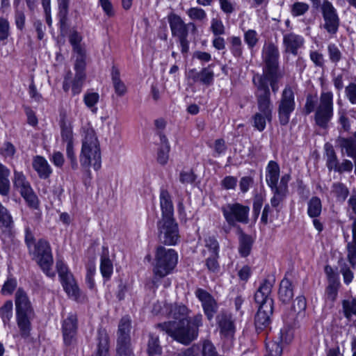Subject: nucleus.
Listing matches in <instances>:
<instances>
[{"instance_id":"47","label":"nucleus","mask_w":356,"mask_h":356,"mask_svg":"<svg viewBox=\"0 0 356 356\" xmlns=\"http://www.w3.org/2000/svg\"><path fill=\"white\" fill-rule=\"evenodd\" d=\"M13 222V218L8 210L0 202V226L10 227Z\"/></svg>"},{"instance_id":"64","label":"nucleus","mask_w":356,"mask_h":356,"mask_svg":"<svg viewBox=\"0 0 356 356\" xmlns=\"http://www.w3.org/2000/svg\"><path fill=\"white\" fill-rule=\"evenodd\" d=\"M346 93L349 101L353 104H356V84L351 83L346 88Z\"/></svg>"},{"instance_id":"11","label":"nucleus","mask_w":356,"mask_h":356,"mask_svg":"<svg viewBox=\"0 0 356 356\" xmlns=\"http://www.w3.org/2000/svg\"><path fill=\"white\" fill-rule=\"evenodd\" d=\"M296 108L295 95L292 87L286 85L278 102V117L282 125L288 124L291 113Z\"/></svg>"},{"instance_id":"63","label":"nucleus","mask_w":356,"mask_h":356,"mask_svg":"<svg viewBox=\"0 0 356 356\" xmlns=\"http://www.w3.org/2000/svg\"><path fill=\"white\" fill-rule=\"evenodd\" d=\"M201 346L194 344L181 353V356H202Z\"/></svg>"},{"instance_id":"14","label":"nucleus","mask_w":356,"mask_h":356,"mask_svg":"<svg viewBox=\"0 0 356 356\" xmlns=\"http://www.w3.org/2000/svg\"><path fill=\"white\" fill-rule=\"evenodd\" d=\"M13 185L30 207L36 208L38 207V197L22 172L14 171Z\"/></svg>"},{"instance_id":"19","label":"nucleus","mask_w":356,"mask_h":356,"mask_svg":"<svg viewBox=\"0 0 356 356\" xmlns=\"http://www.w3.org/2000/svg\"><path fill=\"white\" fill-rule=\"evenodd\" d=\"M291 179L289 174L284 175L279 183V187L270 188L273 196L270 199L273 207L277 208L285 199L288 193V183Z\"/></svg>"},{"instance_id":"39","label":"nucleus","mask_w":356,"mask_h":356,"mask_svg":"<svg viewBox=\"0 0 356 356\" xmlns=\"http://www.w3.org/2000/svg\"><path fill=\"white\" fill-rule=\"evenodd\" d=\"M200 83L207 86L213 84L214 81V72L211 69V65L204 67L200 71Z\"/></svg>"},{"instance_id":"21","label":"nucleus","mask_w":356,"mask_h":356,"mask_svg":"<svg viewBox=\"0 0 356 356\" xmlns=\"http://www.w3.org/2000/svg\"><path fill=\"white\" fill-rule=\"evenodd\" d=\"M273 305L268 300L267 304L259 305L255 316L254 323L257 330H262L268 327L270 323V315L273 314Z\"/></svg>"},{"instance_id":"25","label":"nucleus","mask_w":356,"mask_h":356,"mask_svg":"<svg viewBox=\"0 0 356 356\" xmlns=\"http://www.w3.org/2000/svg\"><path fill=\"white\" fill-rule=\"evenodd\" d=\"M159 199L161 218H174V208L170 193L166 190H161Z\"/></svg>"},{"instance_id":"59","label":"nucleus","mask_w":356,"mask_h":356,"mask_svg":"<svg viewBox=\"0 0 356 356\" xmlns=\"http://www.w3.org/2000/svg\"><path fill=\"white\" fill-rule=\"evenodd\" d=\"M117 356H134L130 343H118Z\"/></svg>"},{"instance_id":"31","label":"nucleus","mask_w":356,"mask_h":356,"mask_svg":"<svg viewBox=\"0 0 356 356\" xmlns=\"http://www.w3.org/2000/svg\"><path fill=\"white\" fill-rule=\"evenodd\" d=\"M111 76L115 94L119 97L124 96L127 92V88L122 81L120 71L116 67H112Z\"/></svg>"},{"instance_id":"6","label":"nucleus","mask_w":356,"mask_h":356,"mask_svg":"<svg viewBox=\"0 0 356 356\" xmlns=\"http://www.w3.org/2000/svg\"><path fill=\"white\" fill-rule=\"evenodd\" d=\"M256 88L258 111L252 116L253 127L259 131H262L266 128V122L272 120L273 106L269 87L264 86L259 82Z\"/></svg>"},{"instance_id":"4","label":"nucleus","mask_w":356,"mask_h":356,"mask_svg":"<svg viewBox=\"0 0 356 356\" xmlns=\"http://www.w3.org/2000/svg\"><path fill=\"white\" fill-rule=\"evenodd\" d=\"M178 254L171 248L159 245L156 248L153 265L152 282L158 286L159 280L172 273L178 263Z\"/></svg>"},{"instance_id":"16","label":"nucleus","mask_w":356,"mask_h":356,"mask_svg":"<svg viewBox=\"0 0 356 356\" xmlns=\"http://www.w3.org/2000/svg\"><path fill=\"white\" fill-rule=\"evenodd\" d=\"M324 20L323 28L330 35H335L339 26V17L332 3L325 0L321 6Z\"/></svg>"},{"instance_id":"38","label":"nucleus","mask_w":356,"mask_h":356,"mask_svg":"<svg viewBox=\"0 0 356 356\" xmlns=\"http://www.w3.org/2000/svg\"><path fill=\"white\" fill-rule=\"evenodd\" d=\"M147 353L149 356H154L161 354L162 348L159 344V337L152 334H149L147 343Z\"/></svg>"},{"instance_id":"15","label":"nucleus","mask_w":356,"mask_h":356,"mask_svg":"<svg viewBox=\"0 0 356 356\" xmlns=\"http://www.w3.org/2000/svg\"><path fill=\"white\" fill-rule=\"evenodd\" d=\"M216 325L222 339L232 341L234 339L236 325L231 313L221 312L216 316Z\"/></svg>"},{"instance_id":"40","label":"nucleus","mask_w":356,"mask_h":356,"mask_svg":"<svg viewBox=\"0 0 356 356\" xmlns=\"http://www.w3.org/2000/svg\"><path fill=\"white\" fill-rule=\"evenodd\" d=\"M332 193L339 200L344 201L348 195V188L342 183H334L332 186Z\"/></svg>"},{"instance_id":"32","label":"nucleus","mask_w":356,"mask_h":356,"mask_svg":"<svg viewBox=\"0 0 356 356\" xmlns=\"http://www.w3.org/2000/svg\"><path fill=\"white\" fill-rule=\"evenodd\" d=\"M160 147L157 153V161L161 165L167 163L169 158L170 145L166 136L163 134L159 135Z\"/></svg>"},{"instance_id":"1","label":"nucleus","mask_w":356,"mask_h":356,"mask_svg":"<svg viewBox=\"0 0 356 356\" xmlns=\"http://www.w3.org/2000/svg\"><path fill=\"white\" fill-rule=\"evenodd\" d=\"M262 59L264 63L263 74L254 75L252 81L255 87L260 82L264 86L269 87L276 93L279 90L278 81L282 74L278 70L280 53L277 47L273 42H266L262 48Z\"/></svg>"},{"instance_id":"18","label":"nucleus","mask_w":356,"mask_h":356,"mask_svg":"<svg viewBox=\"0 0 356 356\" xmlns=\"http://www.w3.org/2000/svg\"><path fill=\"white\" fill-rule=\"evenodd\" d=\"M195 296L202 303L204 314L209 321H211L216 314L218 305L216 300L206 291L198 289Z\"/></svg>"},{"instance_id":"2","label":"nucleus","mask_w":356,"mask_h":356,"mask_svg":"<svg viewBox=\"0 0 356 356\" xmlns=\"http://www.w3.org/2000/svg\"><path fill=\"white\" fill-rule=\"evenodd\" d=\"M79 162L82 169L87 172H90V167L95 170L101 168L100 143L94 129L90 126L82 128Z\"/></svg>"},{"instance_id":"50","label":"nucleus","mask_w":356,"mask_h":356,"mask_svg":"<svg viewBox=\"0 0 356 356\" xmlns=\"http://www.w3.org/2000/svg\"><path fill=\"white\" fill-rule=\"evenodd\" d=\"M244 41L248 48L252 49L259 41L258 33L255 30L249 29L244 33Z\"/></svg>"},{"instance_id":"30","label":"nucleus","mask_w":356,"mask_h":356,"mask_svg":"<svg viewBox=\"0 0 356 356\" xmlns=\"http://www.w3.org/2000/svg\"><path fill=\"white\" fill-rule=\"evenodd\" d=\"M278 296L280 301L283 303H289L293 297V289L291 282L287 279L284 278L280 284L278 291Z\"/></svg>"},{"instance_id":"62","label":"nucleus","mask_w":356,"mask_h":356,"mask_svg":"<svg viewBox=\"0 0 356 356\" xmlns=\"http://www.w3.org/2000/svg\"><path fill=\"white\" fill-rule=\"evenodd\" d=\"M9 22L5 18H0V40L3 41L8 38L9 35Z\"/></svg>"},{"instance_id":"61","label":"nucleus","mask_w":356,"mask_h":356,"mask_svg":"<svg viewBox=\"0 0 356 356\" xmlns=\"http://www.w3.org/2000/svg\"><path fill=\"white\" fill-rule=\"evenodd\" d=\"M195 180V175L192 170H182L179 174V181L184 184H193Z\"/></svg>"},{"instance_id":"41","label":"nucleus","mask_w":356,"mask_h":356,"mask_svg":"<svg viewBox=\"0 0 356 356\" xmlns=\"http://www.w3.org/2000/svg\"><path fill=\"white\" fill-rule=\"evenodd\" d=\"M251 247H252L251 237L248 235L242 234L240 236L239 248H238L239 252L241 254V256H243V257L248 256L250 252Z\"/></svg>"},{"instance_id":"29","label":"nucleus","mask_w":356,"mask_h":356,"mask_svg":"<svg viewBox=\"0 0 356 356\" xmlns=\"http://www.w3.org/2000/svg\"><path fill=\"white\" fill-rule=\"evenodd\" d=\"M92 356H110L108 337L106 332L102 330L98 332L97 348Z\"/></svg>"},{"instance_id":"52","label":"nucleus","mask_w":356,"mask_h":356,"mask_svg":"<svg viewBox=\"0 0 356 356\" xmlns=\"http://www.w3.org/2000/svg\"><path fill=\"white\" fill-rule=\"evenodd\" d=\"M210 29L214 36L221 35L225 33V28L222 22L217 18L211 19Z\"/></svg>"},{"instance_id":"44","label":"nucleus","mask_w":356,"mask_h":356,"mask_svg":"<svg viewBox=\"0 0 356 356\" xmlns=\"http://www.w3.org/2000/svg\"><path fill=\"white\" fill-rule=\"evenodd\" d=\"M339 161L334 149L332 147L326 148V166L330 171L337 168Z\"/></svg>"},{"instance_id":"46","label":"nucleus","mask_w":356,"mask_h":356,"mask_svg":"<svg viewBox=\"0 0 356 356\" xmlns=\"http://www.w3.org/2000/svg\"><path fill=\"white\" fill-rule=\"evenodd\" d=\"M99 99V94L95 92H88L83 96V102L92 111H96L97 108H95V106L98 103Z\"/></svg>"},{"instance_id":"60","label":"nucleus","mask_w":356,"mask_h":356,"mask_svg":"<svg viewBox=\"0 0 356 356\" xmlns=\"http://www.w3.org/2000/svg\"><path fill=\"white\" fill-rule=\"evenodd\" d=\"M343 308L345 316L350 318L353 314H356V302L355 301L344 300Z\"/></svg>"},{"instance_id":"5","label":"nucleus","mask_w":356,"mask_h":356,"mask_svg":"<svg viewBox=\"0 0 356 356\" xmlns=\"http://www.w3.org/2000/svg\"><path fill=\"white\" fill-rule=\"evenodd\" d=\"M16 321L20 334L28 337L31 330V320L34 317L33 309L26 293L19 288L15 293Z\"/></svg>"},{"instance_id":"9","label":"nucleus","mask_w":356,"mask_h":356,"mask_svg":"<svg viewBox=\"0 0 356 356\" xmlns=\"http://www.w3.org/2000/svg\"><path fill=\"white\" fill-rule=\"evenodd\" d=\"M158 238L166 245H175L179 241L178 225L174 218H161L157 222Z\"/></svg>"},{"instance_id":"23","label":"nucleus","mask_w":356,"mask_h":356,"mask_svg":"<svg viewBox=\"0 0 356 356\" xmlns=\"http://www.w3.org/2000/svg\"><path fill=\"white\" fill-rule=\"evenodd\" d=\"M273 286V282L268 280H264L254 295V299L257 304L266 305L268 300H270V305H273V300L270 297Z\"/></svg>"},{"instance_id":"7","label":"nucleus","mask_w":356,"mask_h":356,"mask_svg":"<svg viewBox=\"0 0 356 356\" xmlns=\"http://www.w3.org/2000/svg\"><path fill=\"white\" fill-rule=\"evenodd\" d=\"M158 327L176 341L186 345L195 340L198 336L197 330L191 326L189 320L184 323L169 321L159 324Z\"/></svg>"},{"instance_id":"43","label":"nucleus","mask_w":356,"mask_h":356,"mask_svg":"<svg viewBox=\"0 0 356 356\" xmlns=\"http://www.w3.org/2000/svg\"><path fill=\"white\" fill-rule=\"evenodd\" d=\"M230 51L234 56L240 57L243 54V44L241 39L238 36H232L229 38Z\"/></svg>"},{"instance_id":"53","label":"nucleus","mask_w":356,"mask_h":356,"mask_svg":"<svg viewBox=\"0 0 356 356\" xmlns=\"http://www.w3.org/2000/svg\"><path fill=\"white\" fill-rule=\"evenodd\" d=\"M309 5L304 2H295L291 6V15L294 17H298L304 15L309 10Z\"/></svg>"},{"instance_id":"33","label":"nucleus","mask_w":356,"mask_h":356,"mask_svg":"<svg viewBox=\"0 0 356 356\" xmlns=\"http://www.w3.org/2000/svg\"><path fill=\"white\" fill-rule=\"evenodd\" d=\"M337 143L342 153L345 152L348 156L351 158L356 157V140L355 139L340 138L338 139Z\"/></svg>"},{"instance_id":"37","label":"nucleus","mask_w":356,"mask_h":356,"mask_svg":"<svg viewBox=\"0 0 356 356\" xmlns=\"http://www.w3.org/2000/svg\"><path fill=\"white\" fill-rule=\"evenodd\" d=\"M322 211V204L320 198L312 197L307 203V213L311 218L318 217Z\"/></svg>"},{"instance_id":"36","label":"nucleus","mask_w":356,"mask_h":356,"mask_svg":"<svg viewBox=\"0 0 356 356\" xmlns=\"http://www.w3.org/2000/svg\"><path fill=\"white\" fill-rule=\"evenodd\" d=\"M100 272L105 280H110L113 272V265L112 261L109 259L107 253H104L100 259Z\"/></svg>"},{"instance_id":"58","label":"nucleus","mask_w":356,"mask_h":356,"mask_svg":"<svg viewBox=\"0 0 356 356\" xmlns=\"http://www.w3.org/2000/svg\"><path fill=\"white\" fill-rule=\"evenodd\" d=\"M347 259L353 268L356 267V243H348L347 245Z\"/></svg>"},{"instance_id":"10","label":"nucleus","mask_w":356,"mask_h":356,"mask_svg":"<svg viewBox=\"0 0 356 356\" xmlns=\"http://www.w3.org/2000/svg\"><path fill=\"white\" fill-rule=\"evenodd\" d=\"M56 269L63 289L69 298L76 301H80L82 298L81 293L66 264L62 260H58L56 261Z\"/></svg>"},{"instance_id":"13","label":"nucleus","mask_w":356,"mask_h":356,"mask_svg":"<svg viewBox=\"0 0 356 356\" xmlns=\"http://www.w3.org/2000/svg\"><path fill=\"white\" fill-rule=\"evenodd\" d=\"M223 216L230 225L236 222L248 223L250 208L239 203L228 204L222 208Z\"/></svg>"},{"instance_id":"55","label":"nucleus","mask_w":356,"mask_h":356,"mask_svg":"<svg viewBox=\"0 0 356 356\" xmlns=\"http://www.w3.org/2000/svg\"><path fill=\"white\" fill-rule=\"evenodd\" d=\"M339 286L340 282H328L325 291L328 300L332 302L336 300Z\"/></svg>"},{"instance_id":"48","label":"nucleus","mask_w":356,"mask_h":356,"mask_svg":"<svg viewBox=\"0 0 356 356\" xmlns=\"http://www.w3.org/2000/svg\"><path fill=\"white\" fill-rule=\"evenodd\" d=\"M266 355L265 356H281L283 348L279 342L269 341L266 344Z\"/></svg>"},{"instance_id":"56","label":"nucleus","mask_w":356,"mask_h":356,"mask_svg":"<svg viewBox=\"0 0 356 356\" xmlns=\"http://www.w3.org/2000/svg\"><path fill=\"white\" fill-rule=\"evenodd\" d=\"M327 51L330 60L332 63H338L341 58V52L335 44H329Z\"/></svg>"},{"instance_id":"8","label":"nucleus","mask_w":356,"mask_h":356,"mask_svg":"<svg viewBox=\"0 0 356 356\" xmlns=\"http://www.w3.org/2000/svg\"><path fill=\"white\" fill-rule=\"evenodd\" d=\"M333 115V93L323 90L321 93L319 104L315 110L316 124L320 127L326 128Z\"/></svg>"},{"instance_id":"51","label":"nucleus","mask_w":356,"mask_h":356,"mask_svg":"<svg viewBox=\"0 0 356 356\" xmlns=\"http://www.w3.org/2000/svg\"><path fill=\"white\" fill-rule=\"evenodd\" d=\"M13 304L11 300L6 301L0 308V315L5 323L9 321L13 316Z\"/></svg>"},{"instance_id":"57","label":"nucleus","mask_w":356,"mask_h":356,"mask_svg":"<svg viewBox=\"0 0 356 356\" xmlns=\"http://www.w3.org/2000/svg\"><path fill=\"white\" fill-rule=\"evenodd\" d=\"M205 247L211 251V254L218 257L219 245L217 240L213 236H209L205 238Z\"/></svg>"},{"instance_id":"45","label":"nucleus","mask_w":356,"mask_h":356,"mask_svg":"<svg viewBox=\"0 0 356 356\" xmlns=\"http://www.w3.org/2000/svg\"><path fill=\"white\" fill-rule=\"evenodd\" d=\"M17 286V282L16 278L13 276H8L1 289V293L3 296H10L13 293Z\"/></svg>"},{"instance_id":"54","label":"nucleus","mask_w":356,"mask_h":356,"mask_svg":"<svg viewBox=\"0 0 356 356\" xmlns=\"http://www.w3.org/2000/svg\"><path fill=\"white\" fill-rule=\"evenodd\" d=\"M82 40V36L76 31H72L70 35V42L73 47L74 52H81L83 49L81 47L80 42Z\"/></svg>"},{"instance_id":"3","label":"nucleus","mask_w":356,"mask_h":356,"mask_svg":"<svg viewBox=\"0 0 356 356\" xmlns=\"http://www.w3.org/2000/svg\"><path fill=\"white\" fill-rule=\"evenodd\" d=\"M25 242L29 253L33 255L43 273L49 277H55V272L51 269L53 256L49 243L43 239L35 242L33 235L29 232H26Z\"/></svg>"},{"instance_id":"34","label":"nucleus","mask_w":356,"mask_h":356,"mask_svg":"<svg viewBox=\"0 0 356 356\" xmlns=\"http://www.w3.org/2000/svg\"><path fill=\"white\" fill-rule=\"evenodd\" d=\"M10 170L0 163V195L6 196L10 192Z\"/></svg>"},{"instance_id":"27","label":"nucleus","mask_w":356,"mask_h":356,"mask_svg":"<svg viewBox=\"0 0 356 356\" xmlns=\"http://www.w3.org/2000/svg\"><path fill=\"white\" fill-rule=\"evenodd\" d=\"M280 177V166L273 161H270L268 163L266 169V181L270 188L279 187L278 179Z\"/></svg>"},{"instance_id":"17","label":"nucleus","mask_w":356,"mask_h":356,"mask_svg":"<svg viewBox=\"0 0 356 356\" xmlns=\"http://www.w3.org/2000/svg\"><path fill=\"white\" fill-rule=\"evenodd\" d=\"M78 320L75 314L70 313L63 321L62 333L65 345L71 346L76 342Z\"/></svg>"},{"instance_id":"28","label":"nucleus","mask_w":356,"mask_h":356,"mask_svg":"<svg viewBox=\"0 0 356 356\" xmlns=\"http://www.w3.org/2000/svg\"><path fill=\"white\" fill-rule=\"evenodd\" d=\"M131 319L129 316L121 318L118 330L117 343H130Z\"/></svg>"},{"instance_id":"42","label":"nucleus","mask_w":356,"mask_h":356,"mask_svg":"<svg viewBox=\"0 0 356 356\" xmlns=\"http://www.w3.org/2000/svg\"><path fill=\"white\" fill-rule=\"evenodd\" d=\"M186 14L188 17L193 21L204 22L207 17L204 10L199 7H193L188 9Z\"/></svg>"},{"instance_id":"35","label":"nucleus","mask_w":356,"mask_h":356,"mask_svg":"<svg viewBox=\"0 0 356 356\" xmlns=\"http://www.w3.org/2000/svg\"><path fill=\"white\" fill-rule=\"evenodd\" d=\"M169 316L175 319L174 321L184 323L188 321V309L184 305H174L171 307Z\"/></svg>"},{"instance_id":"24","label":"nucleus","mask_w":356,"mask_h":356,"mask_svg":"<svg viewBox=\"0 0 356 356\" xmlns=\"http://www.w3.org/2000/svg\"><path fill=\"white\" fill-rule=\"evenodd\" d=\"M168 22L172 35L177 38L188 35L187 25L179 15L172 13L168 15Z\"/></svg>"},{"instance_id":"49","label":"nucleus","mask_w":356,"mask_h":356,"mask_svg":"<svg viewBox=\"0 0 356 356\" xmlns=\"http://www.w3.org/2000/svg\"><path fill=\"white\" fill-rule=\"evenodd\" d=\"M77 55L74 63L75 73L86 74V54L85 51L81 52H75Z\"/></svg>"},{"instance_id":"26","label":"nucleus","mask_w":356,"mask_h":356,"mask_svg":"<svg viewBox=\"0 0 356 356\" xmlns=\"http://www.w3.org/2000/svg\"><path fill=\"white\" fill-rule=\"evenodd\" d=\"M33 168L41 179H47L52 173V169L47 161L42 156H36L33 159Z\"/></svg>"},{"instance_id":"22","label":"nucleus","mask_w":356,"mask_h":356,"mask_svg":"<svg viewBox=\"0 0 356 356\" xmlns=\"http://www.w3.org/2000/svg\"><path fill=\"white\" fill-rule=\"evenodd\" d=\"M302 36L293 33L284 34L283 36V45L286 52L297 55L298 50L304 44Z\"/></svg>"},{"instance_id":"12","label":"nucleus","mask_w":356,"mask_h":356,"mask_svg":"<svg viewBox=\"0 0 356 356\" xmlns=\"http://www.w3.org/2000/svg\"><path fill=\"white\" fill-rule=\"evenodd\" d=\"M61 141L65 145L66 155L73 170L78 168V162L74 151V138L72 123L67 120L60 122Z\"/></svg>"},{"instance_id":"20","label":"nucleus","mask_w":356,"mask_h":356,"mask_svg":"<svg viewBox=\"0 0 356 356\" xmlns=\"http://www.w3.org/2000/svg\"><path fill=\"white\" fill-rule=\"evenodd\" d=\"M85 79L86 74L75 73L74 78L72 80V72L68 71L64 76L63 89L67 92L71 88L72 94L78 95L82 90Z\"/></svg>"}]
</instances>
